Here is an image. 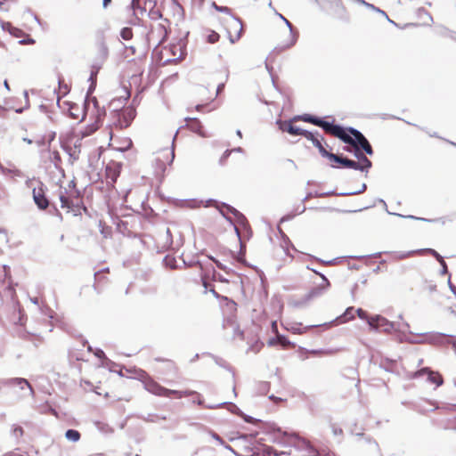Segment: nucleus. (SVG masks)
I'll return each instance as SVG.
<instances>
[{
    "mask_svg": "<svg viewBox=\"0 0 456 456\" xmlns=\"http://www.w3.org/2000/svg\"><path fill=\"white\" fill-rule=\"evenodd\" d=\"M143 6H145V12H148L151 19H161L162 13L160 9L157 5L158 0H142Z\"/></svg>",
    "mask_w": 456,
    "mask_h": 456,
    "instance_id": "nucleus-19",
    "label": "nucleus"
},
{
    "mask_svg": "<svg viewBox=\"0 0 456 456\" xmlns=\"http://www.w3.org/2000/svg\"><path fill=\"white\" fill-rule=\"evenodd\" d=\"M185 126L183 128H187L192 133L196 134L200 137H207V133L202 126L201 122L196 118H186L184 119Z\"/></svg>",
    "mask_w": 456,
    "mask_h": 456,
    "instance_id": "nucleus-10",
    "label": "nucleus"
},
{
    "mask_svg": "<svg viewBox=\"0 0 456 456\" xmlns=\"http://www.w3.org/2000/svg\"><path fill=\"white\" fill-rule=\"evenodd\" d=\"M109 135H110V139L111 141L110 145L112 146L113 149H115L116 151H126L129 150L133 145L132 140L128 137H124V138L118 139V140L113 139L112 128L110 129Z\"/></svg>",
    "mask_w": 456,
    "mask_h": 456,
    "instance_id": "nucleus-15",
    "label": "nucleus"
},
{
    "mask_svg": "<svg viewBox=\"0 0 456 456\" xmlns=\"http://www.w3.org/2000/svg\"><path fill=\"white\" fill-rule=\"evenodd\" d=\"M169 25V20L167 19L152 23L147 34L148 42L156 45L165 42L167 37Z\"/></svg>",
    "mask_w": 456,
    "mask_h": 456,
    "instance_id": "nucleus-4",
    "label": "nucleus"
},
{
    "mask_svg": "<svg viewBox=\"0 0 456 456\" xmlns=\"http://www.w3.org/2000/svg\"><path fill=\"white\" fill-rule=\"evenodd\" d=\"M111 0H103V6L107 7L110 4Z\"/></svg>",
    "mask_w": 456,
    "mask_h": 456,
    "instance_id": "nucleus-41",
    "label": "nucleus"
},
{
    "mask_svg": "<svg viewBox=\"0 0 456 456\" xmlns=\"http://www.w3.org/2000/svg\"><path fill=\"white\" fill-rule=\"evenodd\" d=\"M280 18L286 25V28L284 38L280 37H278V40L281 48L285 50L292 47L296 44L298 37V32L297 29L293 28L292 24L281 14H280Z\"/></svg>",
    "mask_w": 456,
    "mask_h": 456,
    "instance_id": "nucleus-6",
    "label": "nucleus"
},
{
    "mask_svg": "<svg viewBox=\"0 0 456 456\" xmlns=\"http://www.w3.org/2000/svg\"><path fill=\"white\" fill-rule=\"evenodd\" d=\"M224 87V83L219 84L215 90H214V86H213L212 92L209 93L208 95H206V91H207L206 87H204V86L199 87L198 94L200 95V97L202 101H206V103L205 104H198L196 106V110L200 111L204 108V106H206L208 104V102L214 101L216 99V97L220 94V92L223 91Z\"/></svg>",
    "mask_w": 456,
    "mask_h": 456,
    "instance_id": "nucleus-9",
    "label": "nucleus"
},
{
    "mask_svg": "<svg viewBox=\"0 0 456 456\" xmlns=\"http://www.w3.org/2000/svg\"><path fill=\"white\" fill-rule=\"evenodd\" d=\"M136 116V111L132 107L122 109L117 114V120L114 122V126L119 130L128 127Z\"/></svg>",
    "mask_w": 456,
    "mask_h": 456,
    "instance_id": "nucleus-8",
    "label": "nucleus"
},
{
    "mask_svg": "<svg viewBox=\"0 0 456 456\" xmlns=\"http://www.w3.org/2000/svg\"><path fill=\"white\" fill-rule=\"evenodd\" d=\"M4 1L0 0V7L3 5Z\"/></svg>",
    "mask_w": 456,
    "mask_h": 456,
    "instance_id": "nucleus-50",
    "label": "nucleus"
},
{
    "mask_svg": "<svg viewBox=\"0 0 456 456\" xmlns=\"http://www.w3.org/2000/svg\"><path fill=\"white\" fill-rule=\"evenodd\" d=\"M21 94H22V96L25 99V105L24 106L11 105L9 107L10 110H14L17 113H21L24 109H27L29 106V101H28V93L24 91V92H22Z\"/></svg>",
    "mask_w": 456,
    "mask_h": 456,
    "instance_id": "nucleus-26",
    "label": "nucleus"
},
{
    "mask_svg": "<svg viewBox=\"0 0 456 456\" xmlns=\"http://www.w3.org/2000/svg\"><path fill=\"white\" fill-rule=\"evenodd\" d=\"M6 385L10 386V387H19L21 390L25 389V388H28L31 394H33V388L31 387V385L29 384V382L25 379H22V378H13V379H7L5 382H4Z\"/></svg>",
    "mask_w": 456,
    "mask_h": 456,
    "instance_id": "nucleus-22",
    "label": "nucleus"
},
{
    "mask_svg": "<svg viewBox=\"0 0 456 456\" xmlns=\"http://www.w3.org/2000/svg\"><path fill=\"white\" fill-rule=\"evenodd\" d=\"M219 37L218 33L212 31L208 36V42L214 44L219 40Z\"/></svg>",
    "mask_w": 456,
    "mask_h": 456,
    "instance_id": "nucleus-33",
    "label": "nucleus"
},
{
    "mask_svg": "<svg viewBox=\"0 0 456 456\" xmlns=\"http://www.w3.org/2000/svg\"><path fill=\"white\" fill-rule=\"evenodd\" d=\"M214 7L218 10V11H221V12H225V15H227L228 13H231V11L228 7H222V6H218L216 5L215 3L213 4Z\"/></svg>",
    "mask_w": 456,
    "mask_h": 456,
    "instance_id": "nucleus-35",
    "label": "nucleus"
},
{
    "mask_svg": "<svg viewBox=\"0 0 456 456\" xmlns=\"http://www.w3.org/2000/svg\"><path fill=\"white\" fill-rule=\"evenodd\" d=\"M356 314H357V315H358V317H359L360 319H362V320H365V321H367V322H368V319H370V317H371V316H369V315H368V314H367V312H366V311H364V310H363V309H362V308H358V309L356 310Z\"/></svg>",
    "mask_w": 456,
    "mask_h": 456,
    "instance_id": "nucleus-32",
    "label": "nucleus"
},
{
    "mask_svg": "<svg viewBox=\"0 0 456 456\" xmlns=\"http://www.w3.org/2000/svg\"><path fill=\"white\" fill-rule=\"evenodd\" d=\"M428 251L431 255L435 256L436 258H440L441 257L440 255L436 250H434V249L429 248V249H428Z\"/></svg>",
    "mask_w": 456,
    "mask_h": 456,
    "instance_id": "nucleus-37",
    "label": "nucleus"
},
{
    "mask_svg": "<svg viewBox=\"0 0 456 456\" xmlns=\"http://www.w3.org/2000/svg\"><path fill=\"white\" fill-rule=\"evenodd\" d=\"M353 311H354V308L353 307H348L344 314L345 318L346 320H352L354 318V314H353Z\"/></svg>",
    "mask_w": 456,
    "mask_h": 456,
    "instance_id": "nucleus-34",
    "label": "nucleus"
},
{
    "mask_svg": "<svg viewBox=\"0 0 456 456\" xmlns=\"http://www.w3.org/2000/svg\"><path fill=\"white\" fill-rule=\"evenodd\" d=\"M4 86L6 87V89L10 90L9 84H8L7 80L4 81Z\"/></svg>",
    "mask_w": 456,
    "mask_h": 456,
    "instance_id": "nucleus-44",
    "label": "nucleus"
},
{
    "mask_svg": "<svg viewBox=\"0 0 456 456\" xmlns=\"http://www.w3.org/2000/svg\"><path fill=\"white\" fill-rule=\"evenodd\" d=\"M58 197L61 201V208L66 213L80 211L83 201L80 191L77 189L73 181L68 182L66 185L61 184L58 190Z\"/></svg>",
    "mask_w": 456,
    "mask_h": 456,
    "instance_id": "nucleus-2",
    "label": "nucleus"
},
{
    "mask_svg": "<svg viewBox=\"0 0 456 456\" xmlns=\"http://www.w3.org/2000/svg\"><path fill=\"white\" fill-rule=\"evenodd\" d=\"M89 114H90V105L88 104V105L86 107L85 117L88 116Z\"/></svg>",
    "mask_w": 456,
    "mask_h": 456,
    "instance_id": "nucleus-40",
    "label": "nucleus"
},
{
    "mask_svg": "<svg viewBox=\"0 0 456 456\" xmlns=\"http://www.w3.org/2000/svg\"><path fill=\"white\" fill-rule=\"evenodd\" d=\"M294 119L302 120L322 127L327 134L337 137L348 144V146L344 147V150L354 152V156L358 159V161H354L330 152L327 159L330 160L331 167H345L361 171H367L371 167V161L363 155L362 151L371 156L373 149L360 131L352 127L345 129L338 125L325 121L311 114H303L294 118Z\"/></svg>",
    "mask_w": 456,
    "mask_h": 456,
    "instance_id": "nucleus-1",
    "label": "nucleus"
},
{
    "mask_svg": "<svg viewBox=\"0 0 456 456\" xmlns=\"http://www.w3.org/2000/svg\"><path fill=\"white\" fill-rule=\"evenodd\" d=\"M273 328L277 329L276 322H273Z\"/></svg>",
    "mask_w": 456,
    "mask_h": 456,
    "instance_id": "nucleus-46",
    "label": "nucleus"
},
{
    "mask_svg": "<svg viewBox=\"0 0 456 456\" xmlns=\"http://www.w3.org/2000/svg\"><path fill=\"white\" fill-rule=\"evenodd\" d=\"M342 384L344 386L349 385L357 387L360 384V379L357 370L354 369L348 370V375H343L342 377Z\"/></svg>",
    "mask_w": 456,
    "mask_h": 456,
    "instance_id": "nucleus-20",
    "label": "nucleus"
},
{
    "mask_svg": "<svg viewBox=\"0 0 456 456\" xmlns=\"http://www.w3.org/2000/svg\"><path fill=\"white\" fill-rule=\"evenodd\" d=\"M220 212L224 216L226 214H232L240 224H241L245 228L248 226V223L246 217L234 208L226 204H223Z\"/></svg>",
    "mask_w": 456,
    "mask_h": 456,
    "instance_id": "nucleus-18",
    "label": "nucleus"
},
{
    "mask_svg": "<svg viewBox=\"0 0 456 456\" xmlns=\"http://www.w3.org/2000/svg\"><path fill=\"white\" fill-rule=\"evenodd\" d=\"M368 324L370 329L375 330H382L388 331L393 328L392 324L381 315L371 316L370 319H368Z\"/></svg>",
    "mask_w": 456,
    "mask_h": 456,
    "instance_id": "nucleus-11",
    "label": "nucleus"
},
{
    "mask_svg": "<svg viewBox=\"0 0 456 456\" xmlns=\"http://www.w3.org/2000/svg\"><path fill=\"white\" fill-rule=\"evenodd\" d=\"M322 278H323L324 282L326 283V286H329L330 285L329 281L324 276H322Z\"/></svg>",
    "mask_w": 456,
    "mask_h": 456,
    "instance_id": "nucleus-43",
    "label": "nucleus"
},
{
    "mask_svg": "<svg viewBox=\"0 0 456 456\" xmlns=\"http://www.w3.org/2000/svg\"><path fill=\"white\" fill-rule=\"evenodd\" d=\"M105 273H109V269L108 268L106 270H104V271H101V272H98V273H95L94 278H95V282L97 284L102 282L104 280H107V278L104 275Z\"/></svg>",
    "mask_w": 456,
    "mask_h": 456,
    "instance_id": "nucleus-30",
    "label": "nucleus"
},
{
    "mask_svg": "<svg viewBox=\"0 0 456 456\" xmlns=\"http://www.w3.org/2000/svg\"><path fill=\"white\" fill-rule=\"evenodd\" d=\"M216 264L217 265L218 267L222 268V266L220 265V264L217 262V261H215Z\"/></svg>",
    "mask_w": 456,
    "mask_h": 456,
    "instance_id": "nucleus-47",
    "label": "nucleus"
},
{
    "mask_svg": "<svg viewBox=\"0 0 456 456\" xmlns=\"http://www.w3.org/2000/svg\"><path fill=\"white\" fill-rule=\"evenodd\" d=\"M423 375L428 376V380L435 384L436 387H439L443 384L444 379L442 375L437 371H433L428 368H423L414 373V377H420Z\"/></svg>",
    "mask_w": 456,
    "mask_h": 456,
    "instance_id": "nucleus-16",
    "label": "nucleus"
},
{
    "mask_svg": "<svg viewBox=\"0 0 456 456\" xmlns=\"http://www.w3.org/2000/svg\"><path fill=\"white\" fill-rule=\"evenodd\" d=\"M120 174V167L118 165L113 164L106 167L105 175L108 183L113 184L116 183Z\"/></svg>",
    "mask_w": 456,
    "mask_h": 456,
    "instance_id": "nucleus-21",
    "label": "nucleus"
},
{
    "mask_svg": "<svg viewBox=\"0 0 456 456\" xmlns=\"http://www.w3.org/2000/svg\"><path fill=\"white\" fill-rule=\"evenodd\" d=\"M144 387L151 394L161 397H174L176 399H181L183 397H188L196 394L195 391L189 389L173 390L166 388L151 379L145 380Z\"/></svg>",
    "mask_w": 456,
    "mask_h": 456,
    "instance_id": "nucleus-3",
    "label": "nucleus"
},
{
    "mask_svg": "<svg viewBox=\"0 0 456 456\" xmlns=\"http://www.w3.org/2000/svg\"><path fill=\"white\" fill-rule=\"evenodd\" d=\"M33 199L38 208L42 210L46 209L50 205L42 186L33 189Z\"/></svg>",
    "mask_w": 456,
    "mask_h": 456,
    "instance_id": "nucleus-17",
    "label": "nucleus"
},
{
    "mask_svg": "<svg viewBox=\"0 0 456 456\" xmlns=\"http://www.w3.org/2000/svg\"><path fill=\"white\" fill-rule=\"evenodd\" d=\"M220 22L232 42H234L240 37L242 33V23L240 19L232 13H228L220 19Z\"/></svg>",
    "mask_w": 456,
    "mask_h": 456,
    "instance_id": "nucleus-5",
    "label": "nucleus"
},
{
    "mask_svg": "<svg viewBox=\"0 0 456 456\" xmlns=\"http://www.w3.org/2000/svg\"><path fill=\"white\" fill-rule=\"evenodd\" d=\"M213 437H214L215 439H216L217 441H219L220 443H223V440L220 438V436H219L218 435L215 434V435L213 436Z\"/></svg>",
    "mask_w": 456,
    "mask_h": 456,
    "instance_id": "nucleus-42",
    "label": "nucleus"
},
{
    "mask_svg": "<svg viewBox=\"0 0 456 456\" xmlns=\"http://www.w3.org/2000/svg\"><path fill=\"white\" fill-rule=\"evenodd\" d=\"M53 154L56 161H61V157L58 151H53Z\"/></svg>",
    "mask_w": 456,
    "mask_h": 456,
    "instance_id": "nucleus-38",
    "label": "nucleus"
},
{
    "mask_svg": "<svg viewBox=\"0 0 456 456\" xmlns=\"http://www.w3.org/2000/svg\"><path fill=\"white\" fill-rule=\"evenodd\" d=\"M174 158V146L172 144L170 149L158 151L156 161L160 162V169L165 170L166 167L173 162Z\"/></svg>",
    "mask_w": 456,
    "mask_h": 456,
    "instance_id": "nucleus-13",
    "label": "nucleus"
},
{
    "mask_svg": "<svg viewBox=\"0 0 456 456\" xmlns=\"http://www.w3.org/2000/svg\"><path fill=\"white\" fill-rule=\"evenodd\" d=\"M69 92V88H68V86L65 85V84H62L61 81L59 82V93H58V98H57V103L58 105L61 108V96H60V94H61L62 96H64L65 94H67V93Z\"/></svg>",
    "mask_w": 456,
    "mask_h": 456,
    "instance_id": "nucleus-28",
    "label": "nucleus"
},
{
    "mask_svg": "<svg viewBox=\"0 0 456 456\" xmlns=\"http://www.w3.org/2000/svg\"><path fill=\"white\" fill-rule=\"evenodd\" d=\"M130 7L133 11V15L135 20H139L140 16H143L145 12V6H143L142 0H132Z\"/></svg>",
    "mask_w": 456,
    "mask_h": 456,
    "instance_id": "nucleus-23",
    "label": "nucleus"
},
{
    "mask_svg": "<svg viewBox=\"0 0 456 456\" xmlns=\"http://www.w3.org/2000/svg\"><path fill=\"white\" fill-rule=\"evenodd\" d=\"M126 50L130 51L132 53V54L135 53V47H134V46L126 47Z\"/></svg>",
    "mask_w": 456,
    "mask_h": 456,
    "instance_id": "nucleus-39",
    "label": "nucleus"
},
{
    "mask_svg": "<svg viewBox=\"0 0 456 456\" xmlns=\"http://www.w3.org/2000/svg\"><path fill=\"white\" fill-rule=\"evenodd\" d=\"M411 256V254H410V253H408V254L404 255V256H403V257H407V256Z\"/></svg>",
    "mask_w": 456,
    "mask_h": 456,
    "instance_id": "nucleus-49",
    "label": "nucleus"
},
{
    "mask_svg": "<svg viewBox=\"0 0 456 456\" xmlns=\"http://www.w3.org/2000/svg\"><path fill=\"white\" fill-rule=\"evenodd\" d=\"M120 37L124 40H131L134 37V32L131 28L125 27L120 30Z\"/></svg>",
    "mask_w": 456,
    "mask_h": 456,
    "instance_id": "nucleus-29",
    "label": "nucleus"
},
{
    "mask_svg": "<svg viewBox=\"0 0 456 456\" xmlns=\"http://www.w3.org/2000/svg\"><path fill=\"white\" fill-rule=\"evenodd\" d=\"M65 437L68 440L75 443V442H77L80 439L81 435H80V433L77 430L69 429L65 433Z\"/></svg>",
    "mask_w": 456,
    "mask_h": 456,
    "instance_id": "nucleus-27",
    "label": "nucleus"
},
{
    "mask_svg": "<svg viewBox=\"0 0 456 456\" xmlns=\"http://www.w3.org/2000/svg\"><path fill=\"white\" fill-rule=\"evenodd\" d=\"M235 231H236L237 234L240 236L239 228L237 226H235Z\"/></svg>",
    "mask_w": 456,
    "mask_h": 456,
    "instance_id": "nucleus-45",
    "label": "nucleus"
},
{
    "mask_svg": "<svg viewBox=\"0 0 456 456\" xmlns=\"http://www.w3.org/2000/svg\"><path fill=\"white\" fill-rule=\"evenodd\" d=\"M162 54L166 57L165 62L167 63L181 61L186 54L184 45L181 41L170 44L167 47H165Z\"/></svg>",
    "mask_w": 456,
    "mask_h": 456,
    "instance_id": "nucleus-7",
    "label": "nucleus"
},
{
    "mask_svg": "<svg viewBox=\"0 0 456 456\" xmlns=\"http://www.w3.org/2000/svg\"><path fill=\"white\" fill-rule=\"evenodd\" d=\"M97 102H94V108H96Z\"/></svg>",
    "mask_w": 456,
    "mask_h": 456,
    "instance_id": "nucleus-48",
    "label": "nucleus"
},
{
    "mask_svg": "<svg viewBox=\"0 0 456 456\" xmlns=\"http://www.w3.org/2000/svg\"><path fill=\"white\" fill-rule=\"evenodd\" d=\"M201 270L203 272L202 275H201V280H202V284L207 290H209L210 292H212L214 294V296L216 297H219V295L218 293L213 289L211 283H209L208 281V273H210V271L208 269H204L203 266L201 265Z\"/></svg>",
    "mask_w": 456,
    "mask_h": 456,
    "instance_id": "nucleus-25",
    "label": "nucleus"
},
{
    "mask_svg": "<svg viewBox=\"0 0 456 456\" xmlns=\"http://www.w3.org/2000/svg\"><path fill=\"white\" fill-rule=\"evenodd\" d=\"M331 14L334 19L340 21H348L349 13L341 0L335 2L331 7Z\"/></svg>",
    "mask_w": 456,
    "mask_h": 456,
    "instance_id": "nucleus-12",
    "label": "nucleus"
},
{
    "mask_svg": "<svg viewBox=\"0 0 456 456\" xmlns=\"http://www.w3.org/2000/svg\"><path fill=\"white\" fill-rule=\"evenodd\" d=\"M305 138L311 141L314 147H316L320 152V154L323 158H328L330 152L327 151V149L323 146L322 142H324V138L322 136L315 135L314 133L306 131L305 134Z\"/></svg>",
    "mask_w": 456,
    "mask_h": 456,
    "instance_id": "nucleus-14",
    "label": "nucleus"
},
{
    "mask_svg": "<svg viewBox=\"0 0 456 456\" xmlns=\"http://www.w3.org/2000/svg\"><path fill=\"white\" fill-rule=\"evenodd\" d=\"M281 129L282 131L288 132L289 134L292 135H302L305 136V134L307 130L301 129L296 126H293L291 122L284 123L281 125Z\"/></svg>",
    "mask_w": 456,
    "mask_h": 456,
    "instance_id": "nucleus-24",
    "label": "nucleus"
},
{
    "mask_svg": "<svg viewBox=\"0 0 456 456\" xmlns=\"http://www.w3.org/2000/svg\"><path fill=\"white\" fill-rule=\"evenodd\" d=\"M105 117V110H97L96 118H95V129L98 128L99 124L102 121L103 118Z\"/></svg>",
    "mask_w": 456,
    "mask_h": 456,
    "instance_id": "nucleus-31",
    "label": "nucleus"
},
{
    "mask_svg": "<svg viewBox=\"0 0 456 456\" xmlns=\"http://www.w3.org/2000/svg\"><path fill=\"white\" fill-rule=\"evenodd\" d=\"M278 338V341L283 346H287L288 345H289V342L288 341V339L283 337V336H278L277 337Z\"/></svg>",
    "mask_w": 456,
    "mask_h": 456,
    "instance_id": "nucleus-36",
    "label": "nucleus"
}]
</instances>
